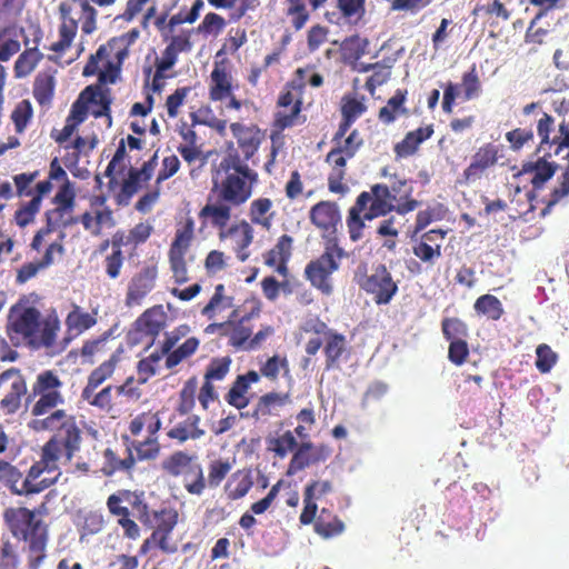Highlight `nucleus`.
Returning <instances> with one entry per match:
<instances>
[{"mask_svg": "<svg viewBox=\"0 0 569 569\" xmlns=\"http://www.w3.org/2000/svg\"><path fill=\"white\" fill-rule=\"evenodd\" d=\"M41 423L44 429L56 432L42 446L40 459L22 477L20 496L38 495L57 483L61 476L60 465L71 463L81 448L82 431L76 417L66 410H54Z\"/></svg>", "mask_w": 569, "mask_h": 569, "instance_id": "nucleus-1", "label": "nucleus"}, {"mask_svg": "<svg viewBox=\"0 0 569 569\" xmlns=\"http://www.w3.org/2000/svg\"><path fill=\"white\" fill-rule=\"evenodd\" d=\"M252 194L253 190L211 186L207 202L198 213L203 226L218 230L220 241H231L232 250L240 262H246L250 257L249 247L253 243L254 229L247 219L231 224L229 222L232 210L247 203Z\"/></svg>", "mask_w": 569, "mask_h": 569, "instance_id": "nucleus-2", "label": "nucleus"}, {"mask_svg": "<svg viewBox=\"0 0 569 569\" xmlns=\"http://www.w3.org/2000/svg\"><path fill=\"white\" fill-rule=\"evenodd\" d=\"M413 187L410 180L395 173L390 184L377 183L371 191H362L348 210L347 228L350 240L359 241L363 237L366 220L385 217L391 211L406 214L419 207V201L411 198Z\"/></svg>", "mask_w": 569, "mask_h": 569, "instance_id": "nucleus-3", "label": "nucleus"}, {"mask_svg": "<svg viewBox=\"0 0 569 569\" xmlns=\"http://www.w3.org/2000/svg\"><path fill=\"white\" fill-rule=\"evenodd\" d=\"M229 128L237 147L233 142L227 146L219 163L212 168L211 186L254 190L259 174L248 161L258 152L264 132L256 124L241 122H232Z\"/></svg>", "mask_w": 569, "mask_h": 569, "instance_id": "nucleus-4", "label": "nucleus"}, {"mask_svg": "<svg viewBox=\"0 0 569 569\" xmlns=\"http://www.w3.org/2000/svg\"><path fill=\"white\" fill-rule=\"evenodd\" d=\"M7 335L14 347L52 348L60 329L58 319L43 320L41 312L26 303L13 305L8 315Z\"/></svg>", "mask_w": 569, "mask_h": 569, "instance_id": "nucleus-5", "label": "nucleus"}, {"mask_svg": "<svg viewBox=\"0 0 569 569\" xmlns=\"http://www.w3.org/2000/svg\"><path fill=\"white\" fill-rule=\"evenodd\" d=\"M2 519L11 536L24 542L28 569H40L47 559L49 526L37 510L27 507H8Z\"/></svg>", "mask_w": 569, "mask_h": 569, "instance_id": "nucleus-6", "label": "nucleus"}, {"mask_svg": "<svg viewBox=\"0 0 569 569\" xmlns=\"http://www.w3.org/2000/svg\"><path fill=\"white\" fill-rule=\"evenodd\" d=\"M160 468L166 477L180 480L190 496L201 497L204 493V469L196 453L176 450L161 461Z\"/></svg>", "mask_w": 569, "mask_h": 569, "instance_id": "nucleus-7", "label": "nucleus"}, {"mask_svg": "<svg viewBox=\"0 0 569 569\" xmlns=\"http://www.w3.org/2000/svg\"><path fill=\"white\" fill-rule=\"evenodd\" d=\"M128 56L129 48L119 37H113L106 44H101L96 53L89 57L82 74L84 77H91L98 73L100 82L113 83Z\"/></svg>", "mask_w": 569, "mask_h": 569, "instance_id": "nucleus-8", "label": "nucleus"}, {"mask_svg": "<svg viewBox=\"0 0 569 569\" xmlns=\"http://www.w3.org/2000/svg\"><path fill=\"white\" fill-rule=\"evenodd\" d=\"M343 256L345 251L339 246L338 239L331 238L325 242L323 252L307 263L303 271L305 278L323 296H331L333 292L331 276L339 270Z\"/></svg>", "mask_w": 569, "mask_h": 569, "instance_id": "nucleus-9", "label": "nucleus"}, {"mask_svg": "<svg viewBox=\"0 0 569 569\" xmlns=\"http://www.w3.org/2000/svg\"><path fill=\"white\" fill-rule=\"evenodd\" d=\"M355 280L377 305H388L398 292V282L393 280L391 272L383 263L373 267L370 273L367 272L366 266L363 271L358 268Z\"/></svg>", "mask_w": 569, "mask_h": 569, "instance_id": "nucleus-10", "label": "nucleus"}, {"mask_svg": "<svg viewBox=\"0 0 569 569\" xmlns=\"http://www.w3.org/2000/svg\"><path fill=\"white\" fill-rule=\"evenodd\" d=\"M63 382L56 371L44 370L40 372L32 385V396L38 397L31 408L32 416H43L62 405L64 402L61 392Z\"/></svg>", "mask_w": 569, "mask_h": 569, "instance_id": "nucleus-11", "label": "nucleus"}, {"mask_svg": "<svg viewBox=\"0 0 569 569\" xmlns=\"http://www.w3.org/2000/svg\"><path fill=\"white\" fill-rule=\"evenodd\" d=\"M501 148L493 142H486L475 150L469 164L463 169L458 183L469 186L486 178L498 164L501 158Z\"/></svg>", "mask_w": 569, "mask_h": 569, "instance_id": "nucleus-12", "label": "nucleus"}, {"mask_svg": "<svg viewBox=\"0 0 569 569\" xmlns=\"http://www.w3.org/2000/svg\"><path fill=\"white\" fill-rule=\"evenodd\" d=\"M26 395L27 381L20 369L9 368L0 373V409L3 413H16Z\"/></svg>", "mask_w": 569, "mask_h": 569, "instance_id": "nucleus-13", "label": "nucleus"}, {"mask_svg": "<svg viewBox=\"0 0 569 569\" xmlns=\"http://www.w3.org/2000/svg\"><path fill=\"white\" fill-rule=\"evenodd\" d=\"M178 519L179 513L172 507H163L152 511L151 525H148V527L153 528L152 539H154V546L164 553L177 551V547L169 543V537L177 526Z\"/></svg>", "mask_w": 569, "mask_h": 569, "instance_id": "nucleus-14", "label": "nucleus"}, {"mask_svg": "<svg viewBox=\"0 0 569 569\" xmlns=\"http://www.w3.org/2000/svg\"><path fill=\"white\" fill-rule=\"evenodd\" d=\"M157 153L146 161L140 169L130 168L128 177L122 181L120 191L114 196L118 206H128L131 198L147 183L157 167Z\"/></svg>", "mask_w": 569, "mask_h": 569, "instance_id": "nucleus-15", "label": "nucleus"}, {"mask_svg": "<svg viewBox=\"0 0 569 569\" xmlns=\"http://www.w3.org/2000/svg\"><path fill=\"white\" fill-rule=\"evenodd\" d=\"M331 453L332 450L328 445H315L310 440L301 441L289 461L287 475L293 476L311 465L323 462L331 456Z\"/></svg>", "mask_w": 569, "mask_h": 569, "instance_id": "nucleus-16", "label": "nucleus"}, {"mask_svg": "<svg viewBox=\"0 0 569 569\" xmlns=\"http://www.w3.org/2000/svg\"><path fill=\"white\" fill-rule=\"evenodd\" d=\"M309 219L321 232L326 241L337 239V227L341 222L339 207L332 201H320L311 207Z\"/></svg>", "mask_w": 569, "mask_h": 569, "instance_id": "nucleus-17", "label": "nucleus"}, {"mask_svg": "<svg viewBox=\"0 0 569 569\" xmlns=\"http://www.w3.org/2000/svg\"><path fill=\"white\" fill-rule=\"evenodd\" d=\"M158 278L157 266H146L129 281L124 303L131 308L140 306L142 300L153 290Z\"/></svg>", "mask_w": 569, "mask_h": 569, "instance_id": "nucleus-18", "label": "nucleus"}, {"mask_svg": "<svg viewBox=\"0 0 569 569\" xmlns=\"http://www.w3.org/2000/svg\"><path fill=\"white\" fill-rule=\"evenodd\" d=\"M168 315L161 305L153 306L144 310L134 321V330L139 339L149 338L148 346L153 345L156 338L166 328Z\"/></svg>", "mask_w": 569, "mask_h": 569, "instance_id": "nucleus-19", "label": "nucleus"}, {"mask_svg": "<svg viewBox=\"0 0 569 569\" xmlns=\"http://www.w3.org/2000/svg\"><path fill=\"white\" fill-rule=\"evenodd\" d=\"M44 218V227L36 232L31 241V248L36 251L41 249L44 238L54 230L66 229L79 222V217H73L72 211L59 207L46 211Z\"/></svg>", "mask_w": 569, "mask_h": 569, "instance_id": "nucleus-20", "label": "nucleus"}, {"mask_svg": "<svg viewBox=\"0 0 569 569\" xmlns=\"http://www.w3.org/2000/svg\"><path fill=\"white\" fill-rule=\"evenodd\" d=\"M333 491V485L330 480H312L303 490V509L299 521L303 526L311 525L318 512L317 501Z\"/></svg>", "mask_w": 569, "mask_h": 569, "instance_id": "nucleus-21", "label": "nucleus"}, {"mask_svg": "<svg viewBox=\"0 0 569 569\" xmlns=\"http://www.w3.org/2000/svg\"><path fill=\"white\" fill-rule=\"evenodd\" d=\"M336 9L326 11L325 19L331 23L358 24L366 16V0H336Z\"/></svg>", "mask_w": 569, "mask_h": 569, "instance_id": "nucleus-22", "label": "nucleus"}, {"mask_svg": "<svg viewBox=\"0 0 569 569\" xmlns=\"http://www.w3.org/2000/svg\"><path fill=\"white\" fill-rule=\"evenodd\" d=\"M293 239L289 234L278 238L276 244L262 254L263 263L273 268L282 277L289 273L288 262L292 254Z\"/></svg>", "mask_w": 569, "mask_h": 569, "instance_id": "nucleus-23", "label": "nucleus"}, {"mask_svg": "<svg viewBox=\"0 0 569 569\" xmlns=\"http://www.w3.org/2000/svg\"><path fill=\"white\" fill-rule=\"evenodd\" d=\"M260 313V308H253L250 313L244 315L242 317H238V310H233L230 315L232 320L230 329L226 332H222V336H227L229 338V345L236 349L247 350V346H249L250 337L252 336L251 327L247 326V322L253 318L258 317Z\"/></svg>", "mask_w": 569, "mask_h": 569, "instance_id": "nucleus-24", "label": "nucleus"}, {"mask_svg": "<svg viewBox=\"0 0 569 569\" xmlns=\"http://www.w3.org/2000/svg\"><path fill=\"white\" fill-rule=\"evenodd\" d=\"M73 6H78V3H72L71 0L70 2H62L59 6V11L62 19V23L59 27L60 39L50 46L51 51L63 53L70 48L77 34L78 19L71 16Z\"/></svg>", "mask_w": 569, "mask_h": 569, "instance_id": "nucleus-25", "label": "nucleus"}, {"mask_svg": "<svg viewBox=\"0 0 569 569\" xmlns=\"http://www.w3.org/2000/svg\"><path fill=\"white\" fill-rule=\"evenodd\" d=\"M259 380L260 375L254 370H250L244 375H239L232 382L224 400L228 405L238 410L244 409L250 403V398L248 397L250 386L251 383L259 382Z\"/></svg>", "mask_w": 569, "mask_h": 569, "instance_id": "nucleus-26", "label": "nucleus"}, {"mask_svg": "<svg viewBox=\"0 0 569 569\" xmlns=\"http://www.w3.org/2000/svg\"><path fill=\"white\" fill-rule=\"evenodd\" d=\"M351 159L340 151L337 147L332 148L326 156V162L331 166V172L328 176V188L332 193L343 194L348 187L343 183L346 177L347 161Z\"/></svg>", "mask_w": 569, "mask_h": 569, "instance_id": "nucleus-27", "label": "nucleus"}, {"mask_svg": "<svg viewBox=\"0 0 569 569\" xmlns=\"http://www.w3.org/2000/svg\"><path fill=\"white\" fill-rule=\"evenodd\" d=\"M52 183L50 181H40L36 184V194L30 201L22 203L14 212V221L20 228L32 223L37 213L40 211L42 198L50 193Z\"/></svg>", "mask_w": 569, "mask_h": 569, "instance_id": "nucleus-28", "label": "nucleus"}, {"mask_svg": "<svg viewBox=\"0 0 569 569\" xmlns=\"http://www.w3.org/2000/svg\"><path fill=\"white\" fill-rule=\"evenodd\" d=\"M232 74L226 61H216L210 73L209 98L211 101H222L231 96Z\"/></svg>", "mask_w": 569, "mask_h": 569, "instance_id": "nucleus-29", "label": "nucleus"}, {"mask_svg": "<svg viewBox=\"0 0 569 569\" xmlns=\"http://www.w3.org/2000/svg\"><path fill=\"white\" fill-rule=\"evenodd\" d=\"M79 222L93 237L101 236L103 228L111 229L117 224L113 210L110 207L86 211L79 217Z\"/></svg>", "mask_w": 569, "mask_h": 569, "instance_id": "nucleus-30", "label": "nucleus"}, {"mask_svg": "<svg viewBox=\"0 0 569 569\" xmlns=\"http://www.w3.org/2000/svg\"><path fill=\"white\" fill-rule=\"evenodd\" d=\"M328 0H308L311 11H317L327 3ZM286 16L290 19L291 27L299 31L310 19V11L307 8L306 0H286Z\"/></svg>", "mask_w": 569, "mask_h": 569, "instance_id": "nucleus-31", "label": "nucleus"}, {"mask_svg": "<svg viewBox=\"0 0 569 569\" xmlns=\"http://www.w3.org/2000/svg\"><path fill=\"white\" fill-rule=\"evenodd\" d=\"M558 164L549 162L545 158H538L536 161H527L522 164L520 174H531V184L535 190L542 189L556 173Z\"/></svg>", "mask_w": 569, "mask_h": 569, "instance_id": "nucleus-32", "label": "nucleus"}, {"mask_svg": "<svg viewBox=\"0 0 569 569\" xmlns=\"http://www.w3.org/2000/svg\"><path fill=\"white\" fill-rule=\"evenodd\" d=\"M313 530L322 539H331L340 536L345 529V522L330 509L322 508L315 517Z\"/></svg>", "mask_w": 569, "mask_h": 569, "instance_id": "nucleus-33", "label": "nucleus"}, {"mask_svg": "<svg viewBox=\"0 0 569 569\" xmlns=\"http://www.w3.org/2000/svg\"><path fill=\"white\" fill-rule=\"evenodd\" d=\"M201 419L198 415H189L183 421L178 422L167 432V437L184 443L188 440H198L206 435L200 427Z\"/></svg>", "mask_w": 569, "mask_h": 569, "instance_id": "nucleus-34", "label": "nucleus"}, {"mask_svg": "<svg viewBox=\"0 0 569 569\" xmlns=\"http://www.w3.org/2000/svg\"><path fill=\"white\" fill-rule=\"evenodd\" d=\"M271 199L260 197L250 202L248 217L251 226H259L264 231H270L273 224L276 212L272 210Z\"/></svg>", "mask_w": 569, "mask_h": 569, "instance_id": "nucleus-35", "label": "nucleus"}, {"mask_svg": "<svg viewBox=\"0 0 569 569\" xmlns=\"http://www.w3.org/2000/svg\"><path fill=\"white\" fill-rule=\"evenodd\" d=\"M310 71L311 68H298L296 70L295 78L287 83L286 90L278 98L279 107L292 108L297 100L302 101V93L306 88L305 78Z\"/></svg>", "mask_w": 569, "mask_h": 569, "instance_id": "nucleus-36", "label": "nucleus"}, {"mask_svg": "<svg viewBox=\"0 0 569 569\" xmlns=\"http://www.w3.org/2000/svg\"><path fill=\"white\" fill-rule=\"evenodd\" d=\"M289 401L288 393L268 392L261 396L251 412V418L256 421L267 420L269 417L274 416L278 408H281Z\"/></svg>", "mask_w": 569, "mask_h": 569, "instance_id": "nucleus-37", "label": "nucleus"}, {"mask_svg": "<svg viewBox=\"0 0 569 569\" xmlns=\"http://www.w3.org/2000/svg\"><path fill=\"white\" fill-rule=\"evenodd\" d=\"M323 352L326 356V369H335L347 352V339L342 333L330 330L326 333Z\"/></svg>", "mask_w": 569, "mask_h": 569, "instance_id": "nucleus-38", "label": "nucleus"}, {"mask_svg": "<svg viewBox=\"0 0 569 569\" xmlns=\"http://www.w3.org/2000/svg\"><path fill=\"white\" fill-rule=\"evenodd\" d=\"M119 360V352H114L108 360L93 369L88 376L86 387L82 389L84 390V393L90 395L91 391H96L106 380L111 378Z\"/></svg>", "mask_w": 569, "mask_h": 569, "instance_id": "nucleus-39", "label": "nucleus"}, {"mask_svg": "<svg viewBox=\"0 0 569 569\" xmlns=\"http://www.w3.org/2000/svg\"><path fill=\"white\" fill-rule=\"evenodd\" d=\"M253 478L251 469H240L231 475L224 490L231 500L243 498L252 488Z\"/></svg>", "mask_w": 569, "mask_h": 569, "instance_id": "nucleus-40", "label": "nucleus"}, {"mask_svg": "<svg viewBox=\"0 0 569 569\" xmlns=\"http://www.w3.org/2000/svg\"><path fill=\"white\" fill-rule=\"evenodd\" d=\"M40 37L34 39L36 46L33 48H27L22 53L19 54L14 62L13 71L16 78H26L29 76L43 59V53L39 51L38 43Z\"/></svg>", "mask_w": 569, "mask_h": 569, "instance_id": "nucleus-41", "label": "nucleus"}, {"mask_svg": "<svg viewBox=\"0 0 569 569\" xmlns=\"http://www.w3.org/2000/svg\"><path fill=\"white\" fill-rule=\"evenodd\" d=\"M407 90L398 89L395 94L388 99L386 106L380 108L378 118L385 124L392 123L399 116L407 114L405 107L407 100Z\"/></svg>", "mask_w": 569, "mask_h": 569, "instance_id": "nucleus-42", "label": "nucleus"}, {"mask_svg": "<svg viewBox=\"0 0 569 569\" xmlns=\"http://www.w3.org/2000/svg\"><path fill=\"white\" fill-rule=\"evenodd\" d=\"M56 89V79L53 71H41L37 74L33 82V97L40 106L50 104Z\"/></svg>", "mask_w": 569, "mask_h": 569, "instance_id": "nucleus-43", "label": "nucleus"}, {"mask_svg": "<svg viewBox=\"0 0 569 569\" xmlns=\"http://www.w3.org/2000/svg\"><path fill=\"white\" fill-rule=\"evenodd\" d=\"M368 47L367 38H361L358 34L346 38L340 46L342 61L348 66L357 63L366 54Z\"/></svg>", "mask_w": 569, "mask_h": 569, "instance_id": "nucleus-44", "label": "nucleus"}, {"mask_svg": "<svg viewBox=\"0 0 569 569\" xmlns=\"http://www.w3.org/2000/svg\"><path fill=\"white\" fill-rule=\"evenodd\" d=\"M64 323L69 332L80 335L92 328L97 323V318L96 313L83 311L79 306L74 305L67 315Z\"/></svg>", "mask_w": 569, "mask_h": 569, "instance_id": "nucleus-45", "label": "nucleus"}, {"mask_svg": "<svg viewBox=\"0 0 569 569\" xmlns=\"http://www.w3.org/2000/svg\"><path fill=\"white\" fill-rule=\"evenodd\" d=\"M477 315L485 316L487 319L497 321L499 320L505 310L501 301L493 295L480 296L473 305Z\"/></svg>", "mask_w": 569, "mask_h": 569, "instance_id": "nucleus-46", "label": "nucleus"}, {"mask_svg": "<svg viewBox=\"0 0 569 569\" xmlns=\"http://www.w3.org/2000/svg\"><path fill=\"white\" fill-rule=\"evenodd\" d=\"M194 237V221L191 217L177 228L174 239L169 248L170 251L188 252Z\"/></svg>", "mask_w": 569, "mask_h": 569, "instance_id": "nucleus-47", "label": "nucleus"}, {"mask_svg": "<svg viewBox=\"0 0 569 569\" xmlns=\"http://www.w3.org/2000/svg\"><path fill=\"white\" fill-rule=\"evenodd\" d=\"M232 469V462L227 458L213 459L208 463L207 488L216 489L227 478Z\"/></svg>", "mask_w": 569, "mask_h": 569, "instance_id": "nucleus-48", "label": "nucleus"}, {"mask_svg": "<svg viewBox=\"0 0 569 569\" xmlns=\"http://www.w3.org/2000/svg\"><path fill=\"white\" fill-rule=\"evenodd\" d=\"M23 475L14 465L0 459V483L14 496H20L21 479Z\"/></svg>", "mask_w": 569, "mask_h": 569, "instance_id": "nucleus-49", "label": "nucleus"}, {"mask_svg": "<svg viewBox=\"0 0 569 569\" xmlns=\"http://www.w3.org/2000/svg\"><path fill=\"white\" fill-rule=\"evenodd\" d=\"M268 448L276 457L283 459L290 452H295L300 446L291 430H287L283 433L269 439Z\"/></svg>", "mask_w": 569, "mask_h": 569, "instance_id": "nucleus-50", "label": "nucleus"}, {"mask_svg": "<svg viewBox=\"0 0 569 569\" xmlns=\"http://www.w3.org/2000/svg\"><path fill=\"white\" fill-rule=\"evenodd\" d=\"M20 565V556L17 545L11 537L3 533L0 537V569H17Z\"/></svg>", "mask_w": 569, "mask_h": 569, "instance_id": "nucleus-51", "label": "nucleus"}, {"mask_svg": "<svg viewBox=\"0 0 569 569\" xmlns=\"http://www.w3.org/2000/svg\"><path fill=\"white\" fill-rule=\"evenodd\" d=\"M200 341L196 337L188 338L177 349L166 353V367L172 369L182 362L184 359L191 357L199 348Z\"/></svg>", "mask_w": 569, "mask_h": 569, "instance_id": "nucleus-52", "label": "nucleus"}, {"mask_svg": "<svg viewBox=\"0 0 569 569\" xmlns=\"http://www.w3.org/2000/svg\"><path fill=\"white\" fill-rule=\"evenodd\" d=\"M224 290L222 283L214 287V293L201 311L203 316L211 319L214 317L216 311H222L232 307L233 298L226 296Z\"/></svg>", "mask_w": 569, "mask_h": 569, "instance_id": "nucleus-53", "label": "nucleus"}, {"mask_svg": "<svg viewBox=\"0 0 569 569\" xmlns=\"http://www.w3.org/2000/svg\"><path fill=\"white\" fill-rule=\"evenodd\" d=\"M198 388V381L196 377L188 379L182 389L179 392V402L177 411L179 415H189L196 405V392Z\"/></svg>", "mask_w": 569, "mask_h": 569, "instance_id": "nucleus-54", "label": "nucleus"}, {"mask_svg": "<svg viewBox=\"0 0 569 569\" xmlns=\"http://www.w3.org/2000/svg\"><path fill=\"white\" fill-rule=\"evenodd\" d=\"M96 92L92 87H87L79 96V98L72 103L71 110L67 119L77 126L82 123L88 116L87 101H93Z\"/></svg>", "mask_w": 569, "mask_h": 569, "instance_id": "nucleus-55", "label": "nucleus"}, {"mask_svg": "<svg viewBox=\"0 0 569 569\" xmlns=\"http://www.w3.org/2000/svg\"><path fill=\"white\" fill-rule=\"evenodd\" d=\"M163 356H166V353H162V350L160 352L156 351L138 361L137 372L139 383H146L157 373Z\"/></svg>", "mask_w": 569, "mask_h": 569, "instance_id": "nucleus-56", "label": "nucleus"}, {"mask_svg": "<svg viewBox=\"0 0 569 569\" xmlns=\"http://www.w3.org/2000/svg\"><path fill=\"white\" fill-rule=\"evenodd\" d=\"M555 129V119L549 113L541 111L537 119V134L540 138V148L555 146L557 148V134L551 137Z\"/></svg>", "mask_w": 569, "mask_h": 569, "instance_id": "nucleus-57", "label": "nucleus"}, {"mask_svg": "<svg viewBox=\"0 0 569 569\" xmlns=\"http://www.w3.org/2000/svg\"><path fill=\"white\" fill-rule=\"evenodd\" d=\"M441 330L448 341L465 340L469 335L467 323L456 317L443 318L441 321Z\"/></svg>", "mask_w": 569, "mask_h": 569, "instance_id": "nucleus-58", "label": "nucleus"}, {"mask_svg": "<svg viewBox=\"0 0 569 569\" xmlns=\"http://www.w3.org/2000/svg\"><path fill=\"white\" fill-rule=\"evenodd\" d=\"M186 254V252L168 251L170 270L172 272L174 282L178 284H183L190 279Z\"/></svg>", "mask_w": 569, "mask_h": 569, "instance_id": "nucleus-59", "label": "nucleus"}, {"mask_svg": "<svg viewBox=\"0 0 569 569\" xmlns=\"http://www.w3.org/2000/svg\"><path fill=\"white\" fill-rule=\"evenodd\" d=\"M231 362L232 361L228 356L212 358L209 365L207 366L204 372V380H210L212 382L223 380L230 371Z\"/></svg>", "mask_w": 569, "mask_h": 569, "instance_id": "nucleus-60", "label": "nucleus"}, {"mask_svg": "<svg viewBox=\"0 0 569 569\" xmlns=\"http://www.w3.org/2000/svg\"><path fill=\"white\" fill-rule=\"evenodd\" d=\"M33 116L31 102L27 99L21 100L11 113V120L18 133H22Z\"/></svg>", "mask_w": 569, "mask_h": 569, "instance_id": "nucleus-61", "label": "nucleus"}, {"mask_svg": "<svg viewBox=\"0 0 569 569\" xmlns=\"http://www.w3.org/2000/svg\"><path fill=\"white\" fill-rule=\"evenodd\" d=\"M280 370H283L286 373L289 372V361L287 357H279L274 355L270 357L261 367L260 373L271 381L278 380Z\"/></svg>", "mask_w": 569, "mask_h": 569, "instance_id": "nucleus-62", "label": "nucleus"}, {"mask_svg": "<svg viewBox=\"0 0 569 569\" xmlns=\"http://www.w3.org/2000/svg\"><path fill=\"white\" fill-rule=\"evenodd\" d=\"M413 254L423 263L433 266L435 262L441 257V246L429 244L427 242L415 241L412 244Z\"/></svg>", "mask_w": 569, "mask_h": 569, "instance_id": "nucleus-63", "label": "nucleus"}, {"mask_svg": "<svg viewBox=\"0 0 569 569\" xmlns=\"http://www.w3.org/2000/svg\"><path fill=\"white\" fill-rule=\"evenodd\" d=\"M569 196V170L562 174V179L557 187H555L547 200H545L546 207L541 210V214H548L551 209L559 203L562 199Z\"/></svg>", "mask_w": 569, "mask_h": 569, "instance_id": "nucleus-64", "label": "nucleus"}]
</instances>
